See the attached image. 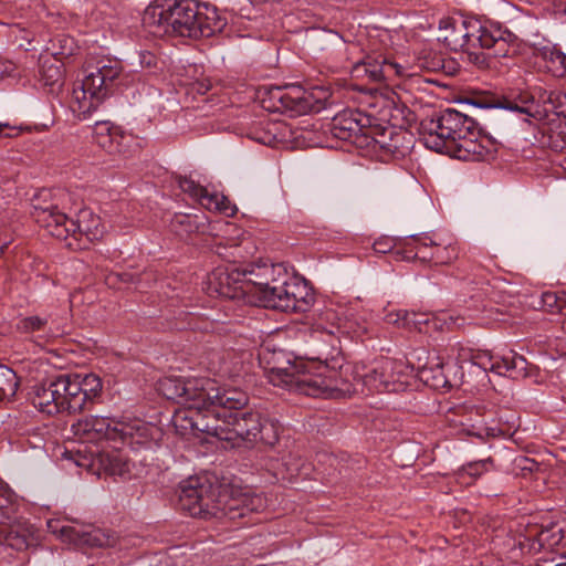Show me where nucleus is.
Instances as JSON below:
<instances>
[{
  "mask_svg": "<svg viewBox=\"0 0 566 566\" xmlns=\"http://www.w3.org/2000/svg\"><path fill=\"white\" fill-rule=\"evenodd\" d=\"M159 391L181 407L172 416V424L181 436L207 434L227 442L231 448L250 449L258 443L274 446L279 424L259 410L245 409V391L220 387L206 377H166Z\"/></svg>",
  "mask_w": 566,
  "mask_h": 566,
  "instance_id": "f257e3e1",
  "label": "nucleus"
},
{
  "mask_svg": "<svg viewBox=\"0 0 566 566\" xmlns=\"http://www.w3.org/2000/svg\"><path fill=\"white\" fill-rule=\"evenodd\" d=\"M270 380L273 386L285 388L312 397L339 398L356 392H384L388 381L374 374L373 364L334 367L322 365L314 373L310 365L287 363L286 367L275 366L271 369Z\"/></svg>",
  "mask_w": 566,
  "mask_h": 566,
  "instance_id": "f03ea898",
  "label": "nucleus"
},
{
  "mask_svg": "<svg viewBox=\"0 0 566 566\" xmlns=\"http://www.w3.org/2000/svg\"><path fill=\"white\" fill-rule=\"evenodd\" d=\"M143 23L157 36L200 39L224 27L214 8L201 9L195 0H156L143 14Z\"/></svg>",
  "mask_w": 566,
  "mask_h": 566,
  "instance_id": "7ed1b4c3",
  "label": "nucleus"
},
{
  "mask_svg": "<svg viewBox=\"0 0 566 566\" xmlns=\"http://www.w3.org/2000/svg\"><path fill=\"white\" fill-rule=\"evenodd\" d=\"M422 140L427 148L461 160H486L495 151L494 144L482 135L472 117L451 108L430 122Z\"/></svg>",
  "mask_w": 566,
  "mask_h": 566,
  "instance_id": "20e7f679",
  "label": "nucleus"
},
{
  "mask_svg": "<svg viewBox=\"0 0 566 566\" xmlns=\"http://www.w3.org/2000/svg\"><path fill=\"white\" fill-rule=\"evenodd\" d=\"M179 506L193 517L239 522L264 507V500L255 494L230 496L205 476H190L179 484Z\"/></svg>",
  "mask_w": 566,
  "mask_h": 566,
  "instance_id": "39448f33",
  "label": "nucleus"
},
{
  "mask_svg": "<svg viewBox=\"0 0 566 566\" xmlns=\"http://www.w3.org/2000/svg\"><path fill=\"white\" fill-rule=\"evenodd\" d=\"M514 35L474 17L447 18L440 22L439 40L452 51L493 49L495 56L509 55V42Z\"/></svg>",
  "mask_w": 566,
  "mask_h": 566,
  "instance_id": "423d86ee",
  "label": "nucleus"
},
{
  "mask_svg": "<svg viewBox=\"0 0 566 566\" xmlns=\"http://www.w3.org/2000/svg\"><path fill=\"white\" fill-rule=\"evenodd\" d=\"M32 216L50 235L59 240L71 239L66 242L70 249H84L86 245L81 243L83 238L93 242L101 239L104 232L99 217L90 209L80 210L76 219H73L56 205L39 206L34 207Z\"/></svg>",
  "mask_w": 566,
  "mask_h": 566,
  "instance_id": "0eeeda50",
  "label": "nucleus"
},
{
  "mask_svg": "<svg viewBox=\"0 0 566 566\" xmlns=\"http://www.w3.org/2000/svg\"><path fill=\"white\" fill-rule=\"evenodd\" d=\"M423 64L403 65L382 54H370L354 64V77H366L375 83H395L399 78L410 77L418 73Z\"/></svg>",
  "mask_w": 566,
  "mask_h": 566,
  "instance_id": "6e6552de",
  "label": "nucleus"
},
{
  "mask_svg": "<svg viewBox=\"0 0 566 566\" xmlns=\"http://www.w3.org/2000/svg\"><path fill=\"white\" fill-rule=\"evenodd\" d=\"M401 254V259L420 260L431 262L436 265L449 264L457 260L460 254L455 242H436L430 235H412L403 245L402 251H396Z\"/></svg>",
  "mask_w": 566,
  "mask_h": 566,
  "instance_id": "1a4fd4ad",
  "label": "nucleus"
},
{
  "mask_svg": "<svg viewBox=\"0 0 566 566\" xmlns=\"http://www.w3.org/2000/svg\"><path fill=\"white\" fill-rule=\"evenodd\" d=\"M48 528L63 542L78 547H115L119 545V538L114 532L95 528L91 525L63 524L59 520H50Z\"/></svg>",
  "mask_w": 566,
  "mask_h": 566,
  "instance_id": "9d476101",
  "label": "nucleus"
},
{
  "mask_svg": "<svg viewBox=\"0 0 566 566\" xmlns=\"http://www.w3.org/2000/svg\"><path fill=\"white\" fill-rule=\"evenodd\" d=\"M128 74L123 73L119 60L101 56L87 63L85 69V87L108 96L113 86L128 84Z\"/></svg>",
  "mask_w": 566,
  "mask_h": 566,
  "instance_id": "9b49d317",
  "label": "nucleus"
},
{
  "mask_svg": "<svg viewBox=\"0 0 566 566\" xmlns=\"http://www.w3.org/2000/svg\"><path fill=\"white\" fill-rule=\"evenodd\" d=\"M271 99L277 102L275 108L291 116H300L311 112H319L323 108L321 97H315L301 86L274 87L270 91Z\"/></svg>",
  "mask_w": 566,
  "mask_h": 566,
  "instance_id": "f8f14e48",
  "label": "nucleus"
},
{
  "mask_svg": "<svg viewBox=\"0 0 566 566\" xmlns=\"http://www.w3.org/2000/svg\"><path fill=\"white\" fill-rule=\"evenodd\" d=\"M244 271L237 263L218 266L208 276V290L211 294L231 300H248L243 287Z\"/></svg>",
  "mask_w": 566,
  "mask_h": 566,
  "instance_id": "ddd939ff",
  "label": "nucleus"
},
{
  "mask_svg": "<svg viewBox=\"0 0 566 566\" xmlns=\"http://www.w3.org/2000/svg\"><path fill=\"white\" fill-rule=\"evenodd\" d=\"M69 394V412L83 411L102 391V381L94 374L64 375Z\"/></svg>",
  "mask_w": 566,
  "mask_h": 566,
  "instance_id": "4468645a",
  "label": "nucleus"
},
{
  "mask_svg": "<svg viewBox=\"0 0 566 566\" xmlns=\"http://www.w3.org/2000/svg\"><path fill=\"white\" fill-rule=\"evenodd\" d=\"M31 401L34 408L48 416L69 411V394L64 375L56 377L49 384L35 387Z\"/></svg>",
  "mask_w": 566,
  "mask_h": 566,
  "instance_id": "2eb2a0df",
  "label": "nucleus"
},
{
  "mask_svg": "<svg viewBox=\"0 0 566 566\" xmlns=\"http://www.w3.org/2000/svg\"><path fill=\"white\" fill-rule=\"evenodd\" d=\"M118 424L119 420L114 418L90 416L74 422L71 430L82 442L117 441Z\"/></svg>",
  "mask_w": 566,
  "mask_h": 566,
  "instance_id": "dca6fc26",
  "label": "nucleus"
},
{
  "mask_svg": "<svg viewBox=\"0 0 566 566\" xmlns=\"http://www.w3.org/2000/svg\"><path fill=\"white\" fill-rule=\"evenodd\" d=\"M472 363L483 370H490L500 376L520 378L527 376L526 359L515 353L502 357L493 356L489 352H478L471 357Z\"/></svg>",
  "mask_w": 566,
  "mask_h": 566,
  "instance_id": "f3484780",
  "label": "nucleus"
},
{
  "mask_svg": "<svg viewBox=\"0 0 566 566\" xmlns=\"http://www.w3.org/2000/svg\"><path fill=\"white\" fill-rule=\"evenodd\" d=\"M449 422L457 430V433L475 437L482 441L496 437L500 432L499 429L486 426L483 409L480 407H460L449 418Z\"/></svg>",
  "mask_w": 566,
  "mask_h": 566,
  "instance_id": "a211bd4d",
  "label": "nucleus"
},
{
  "mask_svg": "<svg viewBox=\"0 0 566 566\" xmlns=\"http://www.w3.org/2000/svg\"><path fill=\"white\" fill-rule=\"evenodd\" d=\"M521 549L530 553H538L542 549H552L557 545H566V530L559 523H551L547 526L530 525L520 543Z\"/></svg>",
  "mask_w": 566,
  "mask_h": 566,
  "instance_id": "6ab92c4d",
  "label": "nucleus"
},
{
  "mask_svg": "<svg viewBox=\"0 0 566 566\" xmlns=\"http://www.w3.org/2000/svg\"><path fill=\"white\" fill-rule=\"evenodd\" d=\"M178 186L182 192L188 193L190 198L207 210L222 212L227 216L234 213V207L226 196L208 191V189L200 186L191 178L180 177L178 179Z\"/></svg>",
  "mask_w": 566,
  "mask_h": 566,
  "instance_id": "aec40b11",
  "label": "nucleus"
},
{
  "mask_svg": "<svg viewBox=\"0 0 566 566\" xmlns=\"http://www.w3.org/2000/svg\"><path fill=\"white\" fill-rule=\"evenodd\" d=\"M369 118L357 111H345L336 115L331 123V134L340 140L356 144L360 136H366Z\"/></svg>",
  "mask_w": 566,
  "mask_h": 566,
  "instance_id": "412c9836",
  "label": "nucleus"
},
{
  "mask_svg": "<svg viewBox=\"0 0 566 566\" xmlns=\"http://www.w3.org/2000/svg\"><path fill=\"white\" fill-rule=\"evenodd\" d=\"M279 269H283V266L263 264L241 268L245 274L243 281L245 285L243 287H245L249 302H252L251 297H255L259 303L262 301L263 294L272 285V280L277 277Z\"/></svg>",
  "mask_w": 566,
  "mask_h": 566,
  "instance_id": "4be33fe9",
  "label": "nucleus"
},
{
  "mask_svg": "<svg viewBox=\"0 0 566 566\" xmlns=\"http://www.w3.org/2000/svg\"><path fill=\"white\" fill-rule=\"evenodd\" d=\"M373 371L379 374L380 379L389 382L388 388H384V391H401L408 385V367L401 360L381 358L373 363Z\"/></svg>",
  "mask_w": 566,
  "mask_h": 566,
  "instance_id": "5701e85b",
  "label": "nucleus"
},
{
  "mask_svg": "<svg viewBox=\"0 0 566 566\" xmlns=\"http://www.w3.org/2000/svg\"><path fill=\"white\" fill-rule=\"evenodd\" d=\"M290 280L292 276L283 269H279V275L272 280L260 305L282 312H290Z\"/></svg>",
  "mask_w": 566,
  "mask_h": 566,
  "instance_id": "b1692460",
  "label": "nucleus"
},
{
  "mask_svg": "<svg viewBox=\"0 0 566 566\" xmlns=\"http://www.w3.org/2000/svg\"><path fill=\"white\" fill-rule=\"evenodd\" d=\"M106 97L104 93L87 90L83 80L78 87L73 88L70 108L80 120H83L88 118Z\"/></svg>",
  "mask_w": 566,
  "mask_h": 566,
  "instance_id": "393cba45",
  "label": "nucleus"
},
{
  "mask_svg": "<svg viewBox=\"0 0 566 566\" xmlns=\"http://www.w3.org/2000/svg\"><path fill=\"white\" fill-rule=\"evenodd\" d=\"M151 428L142 420L119 421L118 439L132 449L148 448L151 444Z\"/></svg>",
  "mask_w": 566,
  "mask_h": 566,
  "instance_id": "a878e982",
  "label": "nucleus"
},
{
  "mask_svg": "<svg viewBox=\"0 0 566 566\" xmlns=\"http://www.w3.org/2000/svg\"><path fill=\"white\" fill-rule=\"evenodd\" d=\"M34 542L33 532L21 524H0V546L23 551Z\"/></svg>",
  "mask_w": 566,
  "mask_h": 566,
  "instance_id": "bb28decb",
  "label": "nucleus"
},
{
  "mask_svg": "<svg viewBox=\"0 0 566 566\" xmlns=\"http://www.w3.org/2000/svg\"><path fill=\"white\" fill-rule=\"evenodd\" d=\"M447 318L450 319V325H455L457 322L451 315L442 313L441 316H437L430 313H417L415 311H408L407 317L405 318V328L408 331H418L420 333H428L430 328L433 329L442 328V323L447 324Z\"/></svg>",
  "mask_w": 566,
  "mask_h": 566,
  "instance_id": "cd10ccee",
  "label": "nucleus"
},
{
  "mask_svg": "<svg viewBox=\"0 0 566 566\" xmlns=\"http://www.w3.org/2000/svg\"><path fill=\"white\" fill-rule=\"evenodd\" d=\"M290 312H305L314 302L312 289L297 277L290 280Z\"/></svg>",
  "mask_w": 566,
  "mask_h": 566,
  "instance_id": "c85d7f7f",
  "label": "nucleus"
},
{
  "mask_svg": "<svg viewBox=\"0 0 566 566\" xmlns=\"http://www.w3.org/2000/svg\"><path fill=\"white\" fill-rule=\"evenodd\" d=\"M408 137V143H410L411 135L407 132H398L394 127L384 128L382 132L374 138L375 143L379 145L380 148L385 149L387 153L391 155H405L402 148L403 140Z\"/></svg>",
  "mask_w": 566,
  "mask_h": 566,
  "instance_id": "c756f323",
  "label": "nucleus"
},
{
  "mask_svg": "<svg viewBox=\"0 0 566 566\" xmlns=\"http://www.w3.org/2000/svg\"><path fill=\"white\" fill-rule=\"evenodd\" d=\"M449 365L443 361L439 355L428 357L427 363L422 366L421 375L426 380H432L434 387L451 386L446 369Z\"/></svg>",
  "mask_w": 566,
  "mask_h": 566,
  "instance_id": "7c9ffc66",
  "label": "nucleus"
},
{
  "mask_svg": "<svg viewBox=\"0 0 566 566\" xmlns=\"http://www.w3.org/2000/svg\"><path fill=\"white\" fill-rule=\"evenodd\" d=\"M99 463L111 475L125 478L130 472V462L127 457L118 450L102 452L99 454Z\"/></svg>",
  "mask_w": 566,
  "mask_h": 566,
  "instance_id": "2f4dec72",
  "label": "nucleus"
},
{
  "mask_svg": "<svg viewBox=\"0 0 566 566\" xmlns=\"http://www.w3.org/2000/svg\"><path fill=\"white\" fill-rule=\"evenodd\" d=\"M502 107L509 111L518 112L528 116H534L537 111V104L533 95L528 92L512 93L504 97Z\"/></svg>",
  "mask_w": 566,
  "mask_h": 566,
  "instance_id": "473e14b6",
  "label": "nucleus"
},
{
  "mask_svg": "<svg viewBox=\"0 0 566 566\" xmlns=\"http://www.w3.org/2000/svg\"><path fill=\"white\" fill-rule=\"evenodd\" d=\"M170 227L177 235L185 237L199 232L205 228V223L199 221L198 216L176 213L170 222Z\"/></svg>",
  "mask_w": 566,
  "mask_h": 566,
  "instance_id": "72a5a7b5",
  "label": "nucleus"
},
{
  "mask_svg": "<svg viewBox=\"0 0 566 566\" xmlns=\"http://www.w3.org/2000/svg\"><path fill=\"white\" fill-rule=\"evenodd\" d=\"M537 305L541 310L549 314H560L566 316V292H544L541 295Z\"/></svg>",
  "mask_w": 566,
  "mask_h": 566,
  "instance_id": "f704fd0d",
  "label": "nucleus"
},
{
  "mask_svg": "<svg viewBox=\"0 0 566 566\" xmlns=\"http://www.w3.org/2000/svg\"><path fill=\"white\" fill-rule=\"evenodd\" d=\"M315 326L317 329L325 332L328 335H335L343 328L342 318L333 307H325L318 313Z\"/></svg>",
  "mask_w": 566,
  "mask_h": 566,
  "instance_id": "c9c22d12",
  "label": "nucleus"
},
{
  "mask_svg": "<svg viewBox=\"0 0 566 566\" xmlns=\"http://www.w3.org/2000/svg\"><path fill=\"white\" fill-rule=\"evenodd\" d=\"M260 356H262V358H263V359H266V364H268V366L265 367V369L268 370V378H269V381H270V382H271V380H270L271 369H272L273 367H275V366L286 367V366H287V363H290V364L294 365V364H296V363L302 361V363H305V364L310 365V366H311V368H312V370H313L314 373H316V371H317V369H318V367L323 365V364H318V365H316V364H315V363H313V361H305V360H302V359L291 360V359L289 358V356H287L284 352H282V350H280V352H274V353L272 354L271 359H268V358H266V354H265V353L260 354ZM335 364H338V360H335ZM326 365L328 366V364H326ZM346 365H347V364H343V366H346ZM339 366H342V364H339L337 367H336V365H333V366H331V365H329V367H334L336 370H338V369H339Z\"/></svg>",
  "mask_w": 566,
  "mask_h": 566,
  "instance_id": "e433bc0d",
  "label": "nucleus"
},
{
  "mask_svg": "<svg viewBox=\"0 0 566 566\" xmlns=\"http://www.w3.org/2000/svg\"><path fill=\"white\" fill-rule=\"evenodd\" d=\"M118 134L113 129L108 123H96L95 138L96 143L104 148L107 153L119 151L118 146L115 144Z\"/></svg>",
  "mask_w": 566,
  "mask_h": 566,
  "instance_id": "4c0bfd02",
  "label": "nucleus"
},
{
  "mask_svg": "<svg viewBox=\"0 0 566 566\" xmlns=\"http://www.w3.org/2000/svg\"><path fill=\"white\" fill-rule=\"evenodd\" d=\"M19 380L13 369L0 365V401L14 397Z\"/></svg>",
  "mask_w": 566,
  "mask_h": 566,
  "instance_id": "58836bf2",
  "label": "nucleus"
},
{
  "mask_svg": "<svg viewBox=\"0 0 566 566\" xmlns=\"http://www.w3.org/2000/svg\"><path fill=\"white\" fill-rule=\"evenodd\" d=\"M48 325V316L31 315L22 317L17 322V331L23 334H32L36 332L46 333L50 331Z\"/></svg>",
  "mask_w": 566,
  "mask_h": 566,
  "instance_id": "ea45409f",
  "label": "nucleus"
},
{
  "mask_svg": "<svg viewBox=\"0 0 566 566\" xmlns=\"http://www.w3.org/2000/svg\"><path fill=\"white\" fill-rule=\"evenodd\" d=\"M14 513V496L8 485L0 480V524L10 520Z\"/></svg>",
  "mask_w": 566,
  "mask_h": 566,
  "instance_id": "a19ab883",
  "label": "nucleus"
},
{
  "mask_svg": "<svg viewBox=\"0 0 566 566\" xmlns=\"http://www.w3.org/2000/svg\"><path fill=\"white\" fill-rule=\"evenodd\" d=\"M493 467V460L491 458L473 461L461 467L459 470V478L464 479L465 476L472 478L473 480L480 478L483 473L489 472Z\"/></svg>",
  "mask_w": 566,
  "mask_h": 566,
  "instance_id": "79ce46f5",
  "label": "nucleus"
},
{
  "mask_svg": "<svg viewBox=\"0 0 566 566\" xmlns=\"http://www.w3.org/2000/svg\"><path fill=\"white\" fill-rule=\"evenodd\" d=\"M549 64V70L556 76H566V54L560 51L554 50L546 55Z\"/></svg>",
  "mask_w": 566,
  "mask_h": 566,
  "instance_id": "37998d69",
  "label": "nucleus"
},
{
  "mask_svg": "<svg viewBox=\"0 0 566 566\" xmlns=\"http://www.w3.org/2000/svg\"><path fill=\"white\" fill-rule=\"evenodd\" d=\"M158 62V57L150 51L143 50L138 53V63L143 69H157Z\"/></svg>",
  "mask_w": 566,
  "mask_h": 566,
  "instance_id": "c03bdc74",
  "label": "nucleus"
},
{
  "mask_svg": "<svg viewBox=\"0 0 566 566\" xmlns=\"http://www.w3.org/2000/svg\"><path fill=\"white\" fill-rule=\"evenodd\" d=\"M407 310L391 311L385 315L384 319L388 324L405 328V318L407 317Z\"/></svg>",
  "mask_w": 566,
  "mask_h": 566,
  "instance_id": "a18cd8bd",
  "label": "nucleus"
},
{
  "mask_svg": "<svg viewBox=\"0 0 566 566\" xmlns=\"http://www.w3.org/2000/svg\"><path fill=\"white\" fill-rule=\"evenodd\" d=\"M395 248V241L391 238H380L373 244V249L376 253L386 254L392 252Z\"/></svg>",
  "mask_w": 566,
  "mask_h": 566,
  "instance_id": "49530a36",
  "label": "nucleus"
},
{
  "mask_svg": "<svg viewBox=\"0 0 566 566\" xmlns=\"http://www.w3.org/2000/svg\"><path fill=\"white\" fill-rule=\"evenodd\" d=\"M43 77L45 78V84H54L61 78V70L60 66L51 65L48 70L43 65Z\"/></svg>",
  "mask_w": 566,
  "mask_h": 566,
  "instance_id": "de8ad7c7",
  "label": "nucleus"
},
{
  "mask_svg": "<svg viewBox=\"0 0 566 566\" xmlns=\"http://www.w3.org/2000/svg\"><path fill=\"white\" fill-rule=\"evenodd\" d=\"M119 281L124 283H135L139 282L142 275L136 276L134 273L130 272H123L115 275Z\"/></svg>",
  "mask_w": 566,
  "mask_h": 566,
  "instance_id": "09e8293b",
  "label": "nucleus"
},
{
  "mask_svg": "<svg viewBox=\"0 0 566 566\" xmlns=\"http://www.w3.org/2000/svg\"><path fill=\"white\" fill-rule=\"evenodd\" d=\"M535 566H566V555L562 562L556 563L554 559H544L538 562Z\"/></svg>",
  "mask_w": 566,
  "mask_h": 566,
  "instance_id": "8fccbe9b",
  "label": "nucleus"
},
{
  "mask_svg": "<svg viewBox=\"0 0 566 566\" xmlns=\"http://www.w3.org/2000/svg\"><path fill=\"white\" fill-rule=\"evenodd\" d=\"M258 142L262 144H269L272 140L271 136H264V137H254Z\"/></svg>",
  "mask_w": 566,
  "mask_h": 566,
  "instance_id": "3c124183",
  "label": "nucleus"
},
{
  "mask_svg": "<svg viewBox=\"0 0 566 566\" xmlns=\"http://www.w3.org/2000/svg\"><path fill=\"white\" fill-rule=\"evenodd\" d=\"M168 563V558L164 557V558H160L158 559V563L154 566H159V565H166Z\"/></svg>",
  "mask_w": 566,
  "mask_h": 566,
  "instance_id": "603ef678",
  "label": "nucleus"
},
{
  "mask_svg": "<svg viewBox=\"0 0 566 566\" xmlns=\"http://www.w3.org/2000/svg\"><path fill=\"white\" fill-rule=\"evenodd\" d=\"M218 373L224 376V375H227V374H228V369H227V368H223V367H220V368L218 369Z\"/></svg>",
  "mask_w": 566,
  "mask_h": 566,
  "instance_id": "864d4df0",
  "label": "nucleus"
},
{
  "mask_svg": "<svg viewBox=\"0 0 566 566\" xmlns=\"http://www.w3.org/2000/svg\"><path fill=\"white\" fill-rule=\"evenodd\" d=\"M8 126H9V124H7V123H1V122H0V134H1V133H2V130H3L4 128H7Z\"/></svg>",
  "mask_w": 566,
  "mask_h": 566,
  "instance_id": "5fc2aeb1",
  "label": "nucleus"
},
{
  "mask_svg": "<svg viewBox=\"0 0 566 566\" xmlns=\"http://www.w3.org/2000/svg\"><path fill=\"white\" fill-rule=\"evenodd\" d=\"M7 244H8V242H7V241H2V240L0 239V250H3V248H6V247H7Z\"/></svg>",
  "mask_w": 566,
  "mask_h": 566,
  "instance_id": "6e6d98bb",
  "label": "nucleus"
},
{
  "mask_svg": "<svg viewBox=\"0 0 566 566\" xmlns=\"http://www.w3.org/2000/svg\"><path fill=\"white\" fill-rule=\"evenodd\" d=\"M251 522H252L251 520H248V521H244V522H242V523H238V524H239V525H247V524H249V523H251Z\"/></svg>",
  "mask_w": 566,
  "mask_h": 566,
  "instance_id": "4d7b16f0",
  "label": "nucleus"
},
{
  "mask_svg": "<svg viewBox=\"0 0 566 566\" xmlns=\"http://www.w3.org/2000/svg\"><path fill=\"white\" fill-rule=\"evenodd\" d=\"M563 329L566 331V319L563 321Z\"/></svg>",
  "mask_w": 566,
  "mask_h": 566,
  "instance_id": "13d9d810",
  "label": "nucleus"
}]
</instances>
